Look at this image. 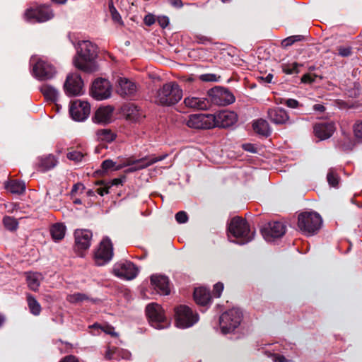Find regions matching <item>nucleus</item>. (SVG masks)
I'll use <instances>...</instances> for the list:
<instances>
[{
	"instance_id": "obj_1",
	"label": "nucleus",
	"mask_w": 362,
	"mask_h": 362,
	"mask_svg": "<svg viewBox=\"0 0 362 362\" xmlns=\"http://www.w3.org/2000/svg\"><path fill=\"white\" fill-rule=\"evenodd\" d=\"M168 154H163L159 156H146L139 159L127 158L123 165H117L115 162L112 160H105L102 163V168L105 171L110 170H120L123 166H130L128 169V172H135L144 169L158 161L163 160L168 157Z\"/></svg>"
},
{
	"instance_id": "obj_2",
	"label": "nucleus",
	"mask_w": 362,
	"mask_h": 362,
	"mask_svg": "<svg viewBox=\"0 0 362 362\" xmlns=\"http://www.w3.org/2000/svg\"><path fill=\"white\" fill-rule=\"evenodd\" d=\"M228 231L230 241L241 245L252 240L255 236V232L250 230L246 220L239 216L230 220Z\"/></svg>"
},
{
	"instance_id": "obj_3",
	"label": "nucleus",
	"mask_w": 362,
	"mask_h": 362,
	"mask_svg": "<svg viewBox=\"0 0 362 362\" xmlns=\"http://www.w3.org/2000/svg\"><path fill=\"white\" fill-rule=\"evenodd\" d=\"M77 54L79 58L74 59V66L78 69L86 72H92L94 69L92 64L88 62H92L97 57V47L88 40H83L78 42Z\"/></svg>"
},
{
	"instance_id": "obj_4",
	"label": "nucleus",
	"mask_w": 362,
	"mask_h": 362,
	"mask_svg": "<svg viewBox=\"0 0 362 362\" xmlns=\"http://www.w3.org/2000/svg\"><path fill=\"white\" fill-rule=\"evenodd\" d=\"M23 18L31 24L42 23L53 18L54 13L49 6L32 4L25 10Z\"/></svg>"
},
{
	"instance_id": "obj_5",
	"label": "nucleus",
	"mask_w": 362,
	"mask_h": 362,
	"mask_svg": "<svg viewBox=\"0 0 362 362\" xmlns=\"http://www.w3.org/2000/svg\"><path fill=\"white\" fill-rule=\"evenodd\" d=\"M182 98V90L177 83L171 81L163 84L157 93V101L161 105L170 106Z\"/></svg>"
},
{
	"instance_id": "obj_6",
	"label": "nucleus",
	"mask_w": 362,
	"mask_h": 362,
	"mask_svg": "<svg viewBox=\"0 0 362 362\" xmlns=\"http://www.w3.org/2000/svg\"><path fill=\"white\" fill-rule=\"evenodd\" d=\"M322 219L315 211L300 213L298 217V227L308 235H313L318 231L322 226Z\"/></svg>"
},
{
	"instance_id": "obj_7",
	"label": "nucleus",
	"mask_w": 362,
	"mask_h": 362,
	"mask_svg": "<svg viewBox=\"0 0 362 362\" xmlns=\"http://www.w3.org/2000/svg\"><path fill=\"white\" fill-rule=\"evenodd\" d=\"M146 315L151 327L156 329H166L170 322L166 317L164 309L156 303H151L146 307Z\"/></svg>"
},
{
	"instance_id": "obj_8",
	"label": "nucleus",
	"mask_w": 362,
	"mask_h": 362,
	"mask_svg": "<svg viewBox=\"0 0 362 362\" xmlns=\"http://www.w3.org/2000/svg\"><path fill=\"white\" fill-rule=\"evenodd\" d=\"M243 317L242 310L237 308H233L223 313L219 317L221 332L226 334L234 332L240 326Z\"/></svg>"
},
{
	"instance_id": "obj_9",
	"label": "nucleus",
	"mask_w": 362,
	"mask_h": 362,
	"mask_svg": "<svg viewBox=\"0 0 362 362\" xmlns=\"http://www.w3.org/2000/svg\"><path fill=\"white\" fill-rule=\"evenodd\" d=\"M175 325L177 327L185 329L192 327L199 321V315L187 305H180L175 308Z\"/></svg>"
},
{
	"instance_id": "obj_10",
	"label": "nucleus",
	"mask_w": 362,
	"mask_h": 362,
	"mask_svg": "<svg viewBox=\"0 0 362 362\" xmlns=\"http://www.w3.org/2000/svg\"><path fill=\"white\" fill-rule=\"evenodd\" d=\"M30 63L33 67L32 74L38 80H49L56 74L54 66L46 60L32 57Z\"/></svg>"
},
{
	"instance_id": "obj_11",
	"label": "nucleus",
	"mask_w": 362,
	"mask_h": 362,
	"mask_svg": "<svg viewBox=\"0 0 362 362\" xmlns=\"http://www.w3.org/2000/svg\"><path fill=\"white\" fill-rule=\"evenodd\" d=\"M209 96L211 103L219 106L230 105L235 100L233 94L228 89L223 87H215L210 89Z\"/></svg>"
},
{
	"instance_id": "obj_12",
	"label": "nucleus",
	"mask_w": 362,
	"mask_h": 362,
	"mask_svg": "<svg viewBox=\"0 0 362 362\" xmlns=\"http://www.w3.org/2000/svg\"><path fill=\"white\" fill-rule=\"evenodd\" d=\"M113 273L116 276L120 279L132 280L138 275L139 269L132 262L122 260L115 264Z\"/></svg>"
},
{
	"instance_id": "obj_13",
	"label": "nucleus",
	"mask_w": 362,
	"mask_h": 362,
	"mask_svg": "<svg viewBox=\"0 0 362 362\" xmlns=\"http://www.w3.org/2000/svg\"><path fill=\"white\" fill-rule=\"evenodd\" d=\"M113 257V247L110 239L107 237L103 239L97 251L95 252V262L98 266H103L108 263Z\"/></svg>"
},
{
	"instance_id": "obj_14",
	"label": "nucleus",
	"mask_w": 362,
	"mask_h": 362,
	"mask_svg": "<svg viewBox=\"0 0 362 362\" xmlns=\"http://www.w3.org/2000/svg\"><path fill=\"white\" fill-rule=\"evenodd\" d=\"M64 90L69 96H76L83 94V81L81 76L76 73L68 74L64 83Z\"/></svg>"
},
{
	"instance_id": "obj_15",
	"label": "nucleus",
	"mask_w": 362,
	"mask_h": 362,
	"mask_svg": "<svg viewBox=\"0 0 362 362\" xmlns=\"http://www.w3.org/2000/svg\"><path fill=\"white\" fill-rule=\"evenodd\" d=\"M187 125L194 129H211L215 127L213 114H194L189 115Z\"/></svg>"
},
{
	"instance_id": "obj_16",
	"label": "nucleus",
	"mask_w": 362,
	"mask_h": 362,
	"mask_svg": "<svg viewBox=\"0 0 362 362\" xmlns=\"http://www.w3.org/2000/svg\"><path fill=\"white\" fill-rule=\"evenodd\" d=\"M286 231V226L281 221H271L261 230L263 238L267 242L281 238Z\"/></svg>"
},
{
	"instance_id": "obj_17",
	"label": "nucleus",
	"mask_w": 362,
	"mask_h": 362,
	"mask_svg": "<svg viewBox=\"0 0 362 362\" xmlns=\"http://www.w3.org/2000/svg\"><path fill=\"white\" fill-rule=\"evenodd\" d=\"M112 93L111 85L107 79L97 78L93 83L90 94L97 100H105L110 97Z\"/></svg>"
},
{
	"instance_id": "obj_18",
	"label": "nucleus",
	"mask_w": 362,
	"mask_h": 362,
	"mask_svg": "<svg viewBox=\"0 0 362 362\" xmlns=\"http://www.w3.org/2000/svg\"><path fill=\"white\" fill-rule=\"evenodd\" d=\"M90 112V104L86 101L76 100L71 103L69 107V114L71 118L78 122L84 121Z\"/></svg>"
},
{
	"instance_id": "obj_19",
	"label": "nucleus",
	"mask_w": 362,
	"mask_h": 362,
	"mask_svg": "<svg viewBox=\"0 0 362 362\" xmlns=\"http://www.w3.org/2000/svg\"><path fill=\"white\" fill-rule=\"evenodd\" d=\"M93 233L87 229H77L74 232L75 250L81 256L83 252L88 250L90 246Z\"/></svg>"
},
{
	"instance_id": "obj_20",
	"label": "nucleus",
	"mask_w": 362,
	"mask_h": 362,
	"mask_svg": "<svg viewBox=\"0 0 362 362\" xmlns=\"http://www.w3.org/2000/svg\"><path fill=\"white\" fill-rule=\"evenodd\" d=\"M336 130V124L334 122H322L316 123L313 126V133L320 141L330 138Z\"/></svg>"
},
{
	"instance_id": "obj_21",
	"label": "nucleus",
	"mask_w": 362,
	"mask_h": 362,
	"mask_svg": "<svg viewBox=\"0 0 362 362\" xmlns=\"http://www.w3.org/2000/svg\"><path fill=\"white\" fill-rule=\"evenodd\" d=\"M215 127L227 128L233 126L238 120V115L235 112L221 110L214 115Z\"/></svg>"
},
{
	"instance_id": "obj_22",
	"label": "nucleus",
	"mask_w": 362,
	"mask_h": 362,
	"mask_svg": "<svg viewBox=\"0 0 362 362\" xmlns=\"http://www.w3.org/2000/svg\"><path fill=\"white\" fill-rule=\"evenodd\" d=\"M286 348L281 344L276 342L267 345L263 349L262 352L273 362H286L287 359L281 354H285Z\"/></svg>"
},
{
	"instance_id": "obj_23",
	"label": "nucleus",
	"mask_w": 362,
	"mask_h": 362,
	"mask_svg": "<svg viewBox=\"0 0 362 362\" xmlns=\"http://www.w3.org/2000/svg\"><path fill=\"white\" fill-rule=\"evenodd\" d=\"M267 114L270 121L275 124H292L294 122L290 119L287 111L282 107L270 108Z\"/></svg>"
},
{
	"instance_id": "obj_24",
	"label": "nucleus",
	"mask_w": 362,
	"mask_h": 362,
	"mask_svg": "<svg viewBox=\"0 0 362 362\" xmlns=\"http://www.w3.org/2000/svg\"><path fill=\"white\" fill-rule=\"evenodd\" d=\"M151 283L153 289L160 295L167 296L170 294L169 279L161 274H153L151 276Z\"/></svg>"
},
{
	"instance_id": "obj_25",
	"label": "nucleus",
	"mask_w": 362,
	"mask_h": 362,
	"mask_svg": "<svg viewBox=\"0 0 362 362\" xmlns=\"http://www.w3.org/2000/svg\"><path fill=\"white\" fill-rule=\"evenodd\" d=\"M132 354L128 350L119 349L111 345H107L104 351V358L108 361H120L121 359L129 360Z\"/></svg>"
},
{
	"instance_id": "obj_26",
	"label": "nucleus",
	"mask_w": 362,
	"mask_h": 362,
	"mask_svg": "<svg viewBox=\"0 0 362 362\" xmlns=\"http://www.w3.org/2000/svg\"><path fill=\"white\" fill-rule=\"evenodd\" d=\"M117 92L122 97H132L136 92V86L135 83L127 78H119L117 81Z\"/></svg>"
},
{
	"instance_id": "obj_27",
	"label": "nucleus",
	"mask_w": 362,
	"mask_h": 362,
	"mask_svg": "<svg viewBox=\"0 0 362 362\" xmlns=\"http://www.w3.org/2000/svg\"><path fill=\"white\" fill-rule=\"evenodd\" d=\"M113 110V107L109 105L100 107L95 112V115L93 117V121L95 123L98 124L110 122L111 121Z\"/></svg>"
},
{
	"instance_id": "obj_28",
	"label": "nucleus",
	"mask_w": 362,
	"mask_h": 362,
	"mask_svg": "<svg viewBox=\"0 0 362 362\" xmlns=\"http://www.w3.org/2000/svg\"><path fill=\"white\" fill-rule=\"evenodd\" d=\"M122 111L126 116L127 119L136 122L144 117L143 112L134 103H128L123 106Z\"/></svg>"
},
{
	"instance_id": "obj_29",
	"label": "nucleus",
	"mask_w": 362,
	"mask_h": 362,
	"mask_svg": "<svg viewBox=\"0 0 362 362\" xmlns=\"http://www.w3.org/2000/svg\"><path fill=\"white\" fill-rule=\"evenodd\" d=\"M194 299L198 305L204 308H208L211 303L210 291L205 288H195Z\"/></svg>"
},
{
	"instance_id": "obj_30",
	"label": "nucleus",
	"mask_w": 362,
	"mask_h": 362,
	"mask_svg": "<svg viewBox=\"0 0 362 362\" xmlns=\"http://www.w3.org/2000/svg\"><path fill=\"white\" fill-rule=\"evenodd\" d=\"M185 105L196 110H207L210 107V102L205 98L187 97L184 100Z\"/></svg>"
},
{
	"instance_id": "obj_31",
	"label": "nucleus",
	"mask_w": 362,
	"mask_h": 362,
	"mask_svg": "<svg viewBox=\"0 0 362 362\" xmlns=\"http://www.w3.org/2000/svg\"><path fill=\"white\" fill-rule=\"evenodd\" d=\"M58 163L56 157L52 154L38 158L37 168L41 172H46L54 168Z\"/></svg>"
},
{
	"instance_id": "obj_32",
	"label": "nucleus",
	"mask_w": 362,
	"mask_h": 362,
	"mask_svg": "<svg viewBox=\"0 0 362 362\" xmlns=\"http://www.w3.org/2000/svg\"><path fill=\"white\" fill-rule=\"evenodd\" d=\"M40 90L47 101L57 103L59 98V91L57 88L49 84H43L40 87Z\"/></svg>"
},
{
	"instance_id": "obj_33",
	"label": "nucleus",
	"mask_w": 362,
	"mask_h": 362,
	"mask_svg": "<svg viewBox=\"0 0 362 362\" xmlns=\"http://www.w3.org/2000/svg\"><path fill=\"white\" fill-rule=\"evenodd\" d=\"M44 279L43 275L40 272L26 273V281L30 289L37 291L40 286L41 281Z\"/></svg>"
},
{
	"instance_id": "obj_34",
	"label": "nucleus",
	"mask_w": 362,
	"mask_h": 362,
	"mask_svg": "<svg viewBox=\"0 0 362 362\" xmlns=\"http://www.w3.org/2000/svg\"><path fill=\"white\" fill-rule=\"evenodd\" d=\"M252 127L254 131L259 135L267 137L271 134L269 125L265 119H259L254 121Z\"/></svg>"
},
{
	"instance_id": "obj_35",
	"label": "nucleus",
	"mask_w": 362,
	"mask_h": 362,
	"mask_svg": "<svg viewBox=\"0 0 362 362\" xmlns=\"http://www.w3.org/2000/svg\"><path fill=\"white\" fill-rule=\"evenodd\" d=\"M66 233V226L61 223L53 224L50 228V234L52 239L55 241H59L64 238Z\"/></svg>"
},
{
	"instance_id": "obj_36",
	"label": "nucleus",
	"mask_w": 362,
	"mask_h": 362,
	"mask_svg": "<svg viewBox=\"0 0 362 362\" xmlns=\"http://www.w3.org/2000/svg\"><path fill=\"white\" fill-rule=\"evenodd\" d=\"M88 328L89 329H95V328L98 329L97 332H92V335H94V336L100 334V333L101 332H105L107 334H110L111 336H113V337L118 336V334L116 332H115V328L110 325H105L104 326H101L99 323L95 322V323L90 325L88 327Z\"/></svg>"
},
{
	"instance_id": "obj_37",
	"label": "nucleus",
	"mask_w": 362,
	"mask_h": 362,
	"mask_svg": "<svg viewBox=\"0 0 362 362\" xmlns=\"http://www.w3.org/2000/svg\"><path fill=\"white\" fill-rule=\"evenodd\" d=\"M97 139L99 141L110 143L115 139L116 135L110 129H101L96 132Z\"/></svg>"
},
{
	"instance_id": "obj_38",
	"label": "nucleus",
	"mask_w": 362,
	"mask_h": 362,
	"mask_svg": "<svg viewBox=\"0 0 362 362\" xmlns=\"http://www.w3.org/2000/svg\"><path fill=\"white\" fill-rule=\"evenodd\" d=\"M7 190L13 194H22L25 190V185L23 182L13 180L6 185Z\"/></svg>"
},
{
	"instance_id": "obj_39",
	"label": "nucleus",
	"mask_w": 362,
	"mask_h": 362,
	"mask_svg": "<svg viewBox=\"0 0 362 362\" xmlns=\"http://www.w3.org/2000/svg\"><path fill=\"white\" fill-rule=\"evenodd\" d=\"M27 302L30 312L35 316L39 315L41 313L42 308L40 304L37 302L35 298L32 295L28 294L27 296Z\"/></svg>"
},
{
	"instance_id": "obj_40",
	"label": "nucleus",
	"mask_w": 362,
	"mask_h": 362,
	"mask_svg": "<svg viewBox=\"0 0 362 362\" xmlns=\"http://www.w3.org/2000/svg\"><path fill=\"white\" fill-rule=\"evenodd\" d=\"M303 66L302 64L297 62L284 63L281 64L282 71L288 75L298 74L300 72V68Z\"/></svg>"
},
{
	"instance_id": "obj_41",
	"label": "nucleus",
	"mask_w": 362,
	"mask_h": 362,
	"mask_svg": "<svg viewBox=\"0 0 362 362\" xmlns=\"http://www.w3.org/2000/svg\"><path fill=\"white\" fill-rule=\"evenodd\" d=\"M3 224L6 230L13 232L18 228V221L13 216H6L2 220Z\"/></svg>"
},
{
	"instance_id": "obj_42",
	"label": "nucleus",
	"mask_w": 362,
	"mask_h": 362,
	"mask_svg": "<svg viewBox=\"0 0 362 362\" xmlns=\"http://www.w3.org/2000/svg\"><path fill=\"white\" fill-rule=\"evenodd\" d=\"M327 180L331 187H338L340 178L334 169L330 168L329 170L327 175Z\"/></svg>"
},
{
	"instance_id": "obj_43",
	"label": "nucleus",
	"mask_w": 362,
	"mask_h": 362,
	"mask_svg": "<svg viewBox=\"0 0 362 362\" xmlns=\"http://www.w3.org/2000/svg\"><path fill=\"white\" fill-rule=\"evenodd\" d=\"M87 295L82 293H74L67 296L66 300L71 303H78L88 300Z\"/></svg>"
},
{
	"instance_id": "obj_44",
	"label": "nucleus",
	"mask_w": 362,
	"mask_h": 362,
	"mask_svg": "<svg viewBox=\"0 0 362 362\" xmlns=\"http://www.w3.org/2000/svg\"><path fill=\"white\" fill-rule=\"evenodd\" d=\"M337 146L339 149H341L344 151H350L352 149V148L354 146V144L351 141L350 139L344 138L341 140H339L337 142Z\"/></svg>"
},
{
	"instance_id": "obj_45",
	"label": "nucleus",
	"mask_w": 362,
	"mask_h": 362,
	"mask_svg": "<svg viewBox=\"0 0 362 362\" xmlns=\"http://www.w3.org/2000/svg\"><path fill=\"white\" fill-rule=\"evenodd\" d=\"M303 39V35H292L290 37H288L282 40L281 45L284 47H287L289 46H291L293 44H294L296 42L300 41Z\"/></svg>"
},
{
	"instance_id": "obj_46",
	"label": "nucleus",
	"mask_w": 362,
	"mask_h": 362,
	"mask_svg": "<svg viewBox=\"0 0 362 362\" xmlns=\"http://www.w3.org/2000/svg\"><path fill=\"white\" fill-rule=\"evenodd\" d=\"M354 133L356 139L362 143V120L357 121L354 125Z\"/></svg>"
},
{
	"instance_id": "obj_47",
	"label": "nucleus",
	"mask_w": 362,
	"mask_h": 362,
	"mask_svg": "<svg viewBox=\"0 0 362 362\" xmlns=\"http://www.w3.org/2000/svg\"><path fill=\"white\" fill-rule=\"evenodd\" d=\"M68 159L74 160L75 162H80L83 158V154L78 151H73L69 152L66 155Z\"/></svg>"
},
{
	"instance_id": "obj_48",
	"label": "nucleus",
	"mask_w": 362,
	"mask_h": 362,
	"mask_svg": "<svg viewBox=\"0 0 362 362\" xmlns=\"http://www.w3.org/2000/svg\"><path fill=\"white\" fill-rule=\"evenodd\" d=\"M175 220L178 223H185L188 221L187 214L184 211H180L175 214Z\"/></svg>"
},
{
	"instance_id": "obj_49",
	"label": "nucleus",
	"mask_w": 362,
	"mask_h": 362,
	"mask_svg": "<svg viewBox=\"0 0 362 362\" xmlns=\"http://www.w3.org/2000/svg\"><path fill=\"white\" fill-rule=\"evenodd\" d=\"M337 49L339 52V55L343 57H349L352 54V49L349 46H339L338 47Z\"/></svg>"
},
{
	"instance_id": "obj_50",
	"label": "nucleus",
	"mask_w": 362,
	"mask_h": 362,
	"mask_svg": "<svg viewBox=\"0 0 362 362\" xmlns=\"http://www.w3.org/2000/svg\"><path fill=\"white\" fill-rule=\"evenodd\" d=\"M223 284L221 282H218L214 286L213 293L214 296L216 298H219L221 295V293L223 290Z\"/></svg>"
},
{
	"instance_id": "obj_51",
	"label": "nucleus",
	"mask_w": 362,
	"mask_h": 362,
	"mask_svg": "<svg viewBox=\"0 0 362 362\" xmlns=\"http://www.w3.org/2000/svg\"><path fill=\"white\" fill-rule=\"evenodd\" d=\"M285 105L290 108H297L300 106L299 102L293 98L287 99L285 102Z\"/></svg>"
},
{
	"instance_id": "obj_52",
	"label": "nucleus",
	"mask_w": 362,
	"mask_h": 362,
	"mask_svg": "<svg viewBox=\"0 0 362 362\" xmlns=\"http://www.w3.org/2000/svg\"><path fill=\"white\" fill-rule=\"evenodd\" d=\"M158 22L159 23V25H160V27H162L163 28H166L169 23H170V20L168 18V17L167 16H159L158 18Z\"/></svg>"
},
{
	"instance_id": "obj_53",
	"label": "nucleus",
	"mask_w": 362,
	"mask_h": 362,
	"mask_svg": "<svg viewBox=\"0 0 362 362\" xmlns=\"http://www.w3.org/2000/svg\"><path fill=\"white\" fill-rule=\"evenodd\" d=\"M144 23L148 25L151 26L155 23V18L154 16L152 14H148L144 17Z\"/></svg>"
},
{
	"instance_id": "obj_54",
	"label": "nucleus",
	"mask_w": 362,
	"mask_h": 362,
	"mask_svg": "<svg viewBox=\"0 0 362 362\" xmlns=\"http://www.w3.org/2000/svg\"><path fill=\"white\" fill-rule=\"evenodd\" d=\"M84 189H85V187L83 184H81L80 182L74 184L71 189V195L74 196L77 192L78 190H79V189L83 190Z\"/></svg>"
},
{
	"instance_id": "obj_55",
	"label": "nucleus",
	"mask_w": 362,
	"mask_h": 362,
	"mask_svg": "<svg viewBox=\"0 0 362 362\" xmlns=\"http://www.w3.org/2000/svg\"><path fill=\"white\" fill-rule=\"evenodd\" d=\"M110 11L112 13V19L115 21L118 22L121 20V16H120L119 13L117 12V11L116 10V8L114 6L110 7Z\"/></svg>"
},
{
	"instance_id": "obj_56",
	"label": "nucleus",
	"mask_w": 362,
	"mask_h": 362,
	"mask_svg": "<svg viewBox=\"0 0 362 362\" xmlns=\"http://www.w3.org/2000/svg\"><path fill=\"white\" fill-rule=\"evenodd\" d=\"M168 2L176 8H180L183 6L182 0H168Z\"/></svg>"
},
{
	"instance_id": "obj_57",
	"label": "nucleus",
	"mask_w": 362,
	"mask_h": 362,
	"mask_svg": "<svg viewBox=\"0 0 362 362\" xmlns=\"http://www.w3.org/2000/svg\"><path fill=\"white\" fill-rule=\"evenodd\" d=\"M201 78L206 81H216V76L215 74H204L202 76Z\"/></svg>"
},
{
	"instance_id": "obj_58",
	"label": "nucleus",
	"mask_w": 362,
	"mask_h": 362,
	"mask_svg": "<svg viewBox=\"0 0 362 362\" xmlns=\"http://www.w3.org/2000/svg\"><path fill=\"white\" fill-rule=\"evenodd\" d=\"M124 180V177L115 178L111 180L110 187V186H118V185H122Z\"/></svg>"
},
{
	"instance_id": "obj_59",
	"label": "nucleus",
	"mask_w": 362,
	"mask_h": 362,
	"mask_svg": "<svg viewBox=\"0 0 362 362\" xmlns=\"http://www.w3.org/2000/svg\"><path fill=\"white\" fill-rule=\"evenodd\" d=\"M59 362H78L76 358L72 355L67 356L62 359Z\"/></svg>"
},
{
	"instance_id": "obj_60",
	"label": "nucleus",
	"mask_w": 362,
	"mask_h": 362,
	"mask_svg": "<svg viewBox=\"0 0 362 362\" xmlns=\"http://www.w3.org/2000/svg\"><path fill=\"white\" fill-rule=\"evenodd\" d=\"M313 110L319 112H324L325 111V107L322 104H315L313 107Z\"/></svg>"
},
{
	"instance_id": "obj_61",
	"label": "nucleus",
	"mask_w": 362,
	"mask_h": 362,
	"mask_svg": "<svg viewBox=\"0 0 362 362\" xmlns=\"http://www.w3.org/2000/svg\"><path fill=\"white\" fill-rule=\"evenodd\" d=\"M110 187V186L108 187H98L96 189V192L100 194V196H103L104 194H107L108 193V188Z\"/></svg>"
},
{
	"instance_id": "obj_62",
	"label": "nucleus",
	"mask_w": 362,
	"mask_h": 362,
	"mask_svg": "<svg viewBox=\"0 0 362 362\" xmlns=\"http://www.w3.org/2000/svg\"><path fill=\"white\" fill-rule=\"evenodd\" d=\"M301 81L303 83H312L313 80L309 74H304L301 78Z\"/></svg>"
},
{
	"instance_id": "obj_63",
	"label": "nucleus",
	"mask_w": 362,
	"mask_h": 362,
	"mask_svg": "<svg viewBox=\"0 0 362 362\" xmlns=\"http://www.w3.org/2000/svg\"><path fill=\"white\" fill-rule=\"evenodd\" d=\"M273 77H274L273 74H267V75L265 76V78H264V80L265 81V82H266V83H272V82Z\"/></svg>"
},
{
	"instance_id": "obj_64",
	"label": "nucleus",
	"mask_w": 362,
	"mask_h": 362,
	"mask_svg": "<svg viewBox=\"0 0 362 362\" xmlns=\"http://www.w3.org/2000/svg\"><path fill=\"white\" fill-rule=\"evenodd\" d=\"M244 149L247 151H250V152H255L254 147L251 146L250 144L245 145L244 146Z\"/></svg>"
}]
</instances>
